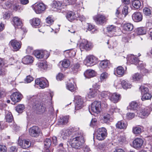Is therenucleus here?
<instances>
[{
	"label": "nucleus",
	"instance_id": "obj_33",
	"mask_svg": "<svg viewBox=\"0 0 152 152\" xmlns=\"http://www.w3.org/2000/svg\"><path fill=\"white\" fill-rule=\"evenodd\" d=\"M124 70L123 68L121 66H119L115 70L114 74L122 76L123 75Z\"/></svg>",
	"mask_w": 152,
	"mask_h": 152
},
{
	"label": "nucleus",
	"instance_id": "obj_54",
	"mask_svg": "<svg viewBox=\"0 0 152 152\" xmlns=\"http://www.w3.org/2000/svg\"><path fill=\"white\" fill-rule=\"evenodd\" d=\"M107 30L109 33L114 32L116 29V27L115 26L111 25L108 26L107 27Z\"/></svg>",
	"mask_w": 152,
	"mask_h": 152
},
{
	"label": "nucleus",
	"instance_id": "obj_8",
	"mask_svg": "<svg viewBox=\"0 0 152 152\" xmlns=\"http://www.w3.org/2000/svg\"><path fill=\"white\" fill-rule=\"evenodd\" d=\"M91 110L94 113H99L101 111V104L100 101H95L91 104Z\"/></svg>",
	"mask_w": 152,
	"mask_h": 152
},
{
	"label": "nucleus",
	"instance_id": "obj_58",
	"mask_svg": "<svg viewBox=\"0 0 152 152\" xmlns=\"http://www.w3.org/2000/svg\"><path fill=\"white\" fill-rule=\"evenodd\" d=\"M135 116V114L134 113H128L126 114V118L129 120H130L134 118Z\"/></svg>",
	"mask_w": 152,
	"mask_h": 152
},
{
	"label": "nucleus",
	"instance_id": "obj_4",
	"mask_svg": "<svg viewBox=\"0 0 152 152\" xmlns=\"http://www.w3.org/2000/svg\"><path fill=\"white\" fill-rule=\"evenodd\" d=\"M33 8L36 13L40 14L45 10L46 7L43 3H39L33 5Z\"/></svg>",
	"mask_w": 152,
	"mask_h": 152
},
{
	"label": "nucleus",
	"instance_id": "obj_57",
	"mask_svg": "<svg viewBox=\"0 0 152 152\" xmlns=\"http://www.w3.org/2000/svg\"><path fill=\"white\" fill-rule=\"evenodd\" d=\"M34 80V78L30 75L27 76L24 80L26 83H28L31 82Z\"/></svg>",
	"mask_w": 152,
	"mask_h": 152
},
{
	"label": "nucleus",
	"instance_id": "obj_12",
	"mask_svg": "<svg viewBox=\"0 0 152 152\" xmlns=\"http://www.w3.org/2000/svg\"><path fill=\"white\" fill-rule=\"evenodd\" d=\"M92 44L87 40L83 39L80 44V49H84L89 50L92 48Z\"/></svg>",
	"mask_w": 152,
	"mask_h": 152
},
{
	"label": "nucleus",
	"instance_id": "obj_19",
	"mask_svg": "<svg viewBox=\"0 0 152 152\" xmlns=\"http://www.w3.org/2000/svg\"><path fill=\"white\" fill-rule=\"evenodd\" d=\"M121 98V95L117 93H111L110 100L114 103H117Z\"/></svg>",
	"mask_w": 152,
	"mask_h": 152
},
{
	"label": "nucleus",
	"instance_id": "obj_23",
	"mask_svg": "<svg viewBox=\"0 0 152 152\" xmlns=\"http://www.w3.org/2000/svg\"><path fill=\"white\" fill-rule=\"evenodd\" d=\"M70 63L69 60L64 59L59 62L58 65L59 67L67 68L70 66Z\"/></svg>",
	"mask_w": 152,
	"mask_h": 152
},
{
	"label": "nucleus",
	"instance_id": "obj_51",
	"mask_svg": "<svg viewBox=\"0 0 152 152\" xmlns=\"http://www.w3.org/2000/svg\"><path fill=\"white\" fill-rule=\"evenodd\" d=\"M128 6L126 5L124 6L122 11L123 18H125L126 15H127L128 13Z\"/></svg>",
	"mask_w": 152,
	"mask_h": 152
},
{
	"label": "nucleus",
	"instance_id": "obj_13",
	"mask_svg": "<svg viewBox=\"0 0 152 152\" xmlns=\"http://www.w3.org/2000/svg\"><path fill=\"white\" fill-rule=\"evenodd\" d=\"M9 44L13 49L14 50L17 51L19 50L21 47V42L15 39L12 40L10 42Z\"/></svg>",
	"mask_w": 152,
	"mask_h": 152
},
{
	"label": "nucleus",
	"instance_id": "obj_46",
	"mask_svg": "<svg viewBox=\"0 0 152 152\" xmlns=\"http://www.w3.org/2000/svg\"><path fill=\"white\" fill-rule=\"evenodd\" d=\"M132 5L135 8L138 9L140 7L141 3L140 1L134 0L132 1Z\"/></svg>",
	"mask_w": 152,
	"mask_h": 152
},
{
	"label": "nucleus",
	"instance_id": "obj_45",
	"mask_svg": "<svg viewBox=\"0 0 152 152\" xmlns=\"http://www.w3.org/2000/svg\"><path fill=\"white\" fill-rule=\"evenodd\" d=\"M122 87L124 89H126L128 88H130L132 86V85L129 83L126 82L124 80H122L121 82Z\"/></svg>",
	"mask_w": 152,
	"mask_h": 152
},
{
	"label": "nucleus",
	"instance_id": "obj_59",
	"mask_svg": "<svg viewBox=\"0 0 152 152\" xmlns=\"http://www.w3.org/2000/svg\"><path fill=\"white\" fill-rule=\"evenodd\" d=\"M115 86L117 88H121L122 87L121 83L120 81H116L114 84Z\"/></svg>",
	"mask_w": 152,
	"mask_h": 152
},
{
	"label": "nucleus",
	"instance_id": "obj_2",
	"mask_svg": "<svg viewBox=\"0 0 152 152\" xmlns=\"http://www.w3.org/2000/svg\"><path fill=\"white\" fill-rule=\"evenodd\" d=\"M79 129L78 128L72 127L69 128H65L62 130L59 133L60 137L63 139H65L71 135L73 133L77 131Z\"/></svg>",
	"mask_w": 152,
	"mask_h": 152
},
{
	"label": "nucleus",
	"instance_id": "obj_52",
	"mask_svg": "<svg viewBox=\"0 0 152 152\" xmlns=\"http://www.w3.org/2000/svg\"><path fill=\"white\" fill-rule=\"evenodd\" d=\"M99 88L100 86L97 83H95L93 85L92 88H91L93 91H95L99 93Z\"/></svg>",
	"mask_w": 152,
	"mask_h": 152
},
{
	"label": "nucleus",
	"instance_id": "obj_63",
	"mask_svg": "<svg viewBox=\"0 0 152 152\" xmlns=\"http://www.w3.org/2000/svg\"><path fill=\"white\" fill-rule=\"evenodd\" d=\"M146 26L149 29L152 28V20H148L146 23Z\"/></svg>",
	"mask_w": 152,
	"mask_h": 152
},
{
	"label": "nucleus",
	"instance_id": "obj_53",
	"mask_svg": "<svg viewBox=\"0 0 152 152\" xmlns=\"http://www.w3.org/2000/svg\"><path fill=\"white\" fill-rule=\"evenodd\" d=\"M144 14L146 16H149L151 15V11L150 9L148 8H145L143 9Z\"/></svg>",
	"mask_w": 152,
	"mask_h": 152
},
{
	"label": "nucleus",
	"instance_id": "obj_26",
	"mask_svg": "<svg viewBox=\"0 0 152 152\" xmlns=\"http://www.w3.org/2000/svg\"><path fill=\"white\" fill-rule=\"evenodd\" d=\"M127 125V123L123 121H118L116 126L117 128L120 129H125Z\"/></svg>",
	"mask_w": 152,
	"mask_h": 152
},
{
	"label": "nucleus",
	"instance_id": "obj_55",
	"mask_svg": "<svg viewBox=\"0 0 152 152\" xmlns=\"http://www.w3.org/2000/svg\"><path fill=\"white\" fill-rule=\"evenodd\" d=\"M130 106L132 109L136 110L138 107V104L136 102L133 101L130 103Z\"/></svg>",
	"mask_w": 152,
	"mask_h": 152
},
{
	"label": "nucleus",
	"instance_id": "obj_34",
	"mask_svg": "<svg viewBox=\"0 0 152 152\" xmlns=\"http://www.w3.org/2000/svg\"><path fill=\"white\" fill-rule=\"evenodd\" d=\"M66 17L69 21L71 22L76 18V16L74 12H70L67 13Z\"/></svg>",
	"mask_w": 152,
	"mask_h": 152
},
{
	"label": "nucleus",
	"instance_id": "obj_32",
	"mask_svg": "<svg viewBox=\"0 0 152 152\" xmlns=\"http://www.w3.org/2000/svg\"><path fill=\"white\" fill-rule=\"evenodd\" d=\"M31 24L33 26H39L40 23V20L38 18H34L30 20Z\"/></svg>",
	"mask_w": 152,
	"mask_h": 152
},
{
	"label": "nucleus",
	"instance_id": "obj_9",
	"mask_svg": "<svg viewBox=\"0 0 152 152\" xmlns=\"http://www.w3.org/2000/svg\"><path fill=\"white\" fill-rule=\"evenodd\" d=\"M93 19L98 24L102 25L107 20V18L103 15L98 14L94 16Z\"/></svg>",
	"mask_w": 152,
	"mask_h": 152
},
{
	"label": "nucleus",
	"instance_id": "obj_14",
	"mask_svg": "<svg viewBox=\"0 0 152 152\" xmlns=\"http://www.w3.org/2000/svg\"><path fill=\"white\" fill-rule=\"evenodd\" d=\"M22 95L18 92L13 93L10 96L11 99L14 103L20 102L22 98Z\"/></svg>",
	"mask_w": 152,
	"mask_h": 152
},
{
	"label": "nucleus",
	"instance_id": "obj_47",
	"mask_svg": "<svg viewBox=\"0 0 152 152\" xmlns=\"http://www.w3.org/2000/svg\"><path fill=\"white\" fill-rule=\"evenodd\" d=\"M99 93L93 91L92 90L91 88L90 89V91L88 94V97L89 98H93L96 96Z\"/></svg>",
	"mask_w": 152,
	"mask_h": 152
},
{
	"label": "nucleus",
	"instance_id": "obj_40",
	"mask_svg": "<svg viewBox=\"0 0 152 152\" xmlns=\"http://www.w3.org/2000/svg\"><path fill=\"white\" fill-rule=\"evenodd\" d=\"M140 90L142 95L149 92L148 88L146 85H141L140 88Z\"/></svg>",
	"mask_w": 152,
	"mask_h": 152
},
{
	"label": "nucleus",
	"instance_id": "obj_50",
	"mask_svg": "<svg viewBox=\"0 0 152 152\" xmlns=\"http://www.w3.org/2000/svg\"><path fill=\"white\" fill-rule=\"evenodd\" d=\"M24 109V106L22 104H19L16 107V110L18 113H21Z\"/></svg>",
	"mask_w": 152,
	"mask_h": 152
},
{
	"label": "nucleus",
	"instance_id": "obj_27",
	"mask_svg": "<svg viewBox=\"0 0 152 152\" xmlns=\"http://www.w3.org/2000/svg\"><path fill=\"white\" fill-rule=\"evenodd\" d=\"M51 144V140L49 138L46 139L44 142V149L45 150V152H50L48 148Z\"/></svg>",
	"mask_w": 152,
	"mask_h": 152
},
{
	"label": "nucleus",
	"instance_id": "obj_41",
	"mask_svg": "<svg viewBox=\"0 0 152 152\" xmlns=\"http://www.w3.org/2000/svg\"><path fill=\"white\" fill-rule=\"evenodd\" d=\"M110 114L105 113L104 114L103 118V122L104 123H108L110 121Z\"/></svg>",
	"mask_w": 152,
	"mask_h": 152
},
{
	"label": "nucleus",
	"instance_id": "obj_62",
	"mask_svg": "<svg viewBox=\"0 0 152 152\" xmlns=\"http://www.w3.org/2000/svg\"><path fill=\"white\" fill-rule=\"evenodd\" d=\"M42 51L43 57L45 56V58H47L50 55L49 53L45 50H42Z\"/></svg>",
	"mask_w": 152,
	"mask_h": 152
},
{
	"label": "nucleus",
	"instance_id": "obj_30",
	"mask_svg": "<svg viewBox=\"0 0 152 152\" xmlns=\"http://www.w3.org/2000/svg\"><path fill=\"white\" fill-rule=\"evenodd\" d=\"M37 65L39 69L41 70H46L48 67V65L47 64L46 62L45 61L38 63Z\"/></svg>",
	"mask_w": 152,
	"mask_h": 152
},
{
	"label": "nucleus",
	"instance_id": "obj_21",
	"mask_svg": "<svg viewBox=\"0 0 152 152\" xmlns=\"http://www.w3.org/2000/svg\"><path fill=\"white\" fill-rule=\"evenodd\" d=\"M132 18L134 21L139 22L142 20V16L140 12H136L133 14Z\"/></svg>",
	"mask_w": 152,
	"mask_h": 152
},
{
	"label": "nucleus",
	"instance_id": "obj_31",
	"mask_svg": "<svg viewBox=\"0 0 152 152\" xmlns=\"http://www.w3.org/2000/svg\"><path fill=\"white\" fill-rule=\"evenodd\" d=\"M142 78V75L138 73H134L132 76V79L134 82L140 81Z\"/></svg>",
	"mask_w": 152,
	"mask_h": 152
},
{
	"label": "nucleus",
	"instance_id": "obj_20",
	"mask_svg": "<svg viewBox=\"0 0 152 152\" xmlns=\"http://www.w3.org/2000/svg\"><path fill=\"white\" fill-rule=\"evenodd\" d=\"M18 144L23 148L26 149L31 145V143L28 140H23L18 141Z\"/></svg>",
	"mask_w": 152,
	"mask_h": 152
},
{
	"label": "nucleus",
	"instance_id": "obj_64",
	"mask_svg": "<svg viewBox=\"0 0 152 152\" xmlns=\"http://www.w3.org/2000/svg\"><path fill=\"white\" fill-rule=\"evenodd\" d=\"M7 148L3 145H0V152H6Z\"/></svg>",
	"mask_w": 152,
	"mask_h": 152
},
{
	"label": "nucleus",
	"instance_id": "obj_56",
	"mask_svg": "<svg viewBox=\"0 0 152 152\" xmlns=\"http://www.w3.org/2000/svg\"><path fill=\"white\" fill-rule=\"evenodd\" d=\"M137 65H138L137 67H138L139 69H140L141 70L144 69L145 66V64L142 61H140L138 63Z\"/></svg>",
	"mask_w": 152,
	"mask_h": 152
},
{
	"label": "nucleus",
	"instance_id": "obj_29",
	"mask_svg": "<svg viewBox=\"0 0 152 152\" xmlns=\"http://www.w3.org/2000/svg\"><path fill=\"white\" fill-rule=\"evenodd\" d=\"M13 23V25L15 27L17 26H21L22 22L20 19L17 17H14L12 20Z\"/></svg>",
	"mask_w": 152,
	"mask_h": 152
},
{
	"label": "nucleus",
	"instance_id": "obj_35",
	"mask_svg": "<svg viewBox=\"0 0 152 152\" xmlns=\"http://www.w3.org/2000/svg\"><path fill=\"white\" fill-rule=\"evenodd\" d=\"M70 81H71V82H73L74 83H75L73 79H71ZM67 88L72 92L74 91L76 89L75 85L72 82L68 83L67 86Z\"/></svg>",
	"mask_w": 152,
	"mask_h": 152
},
{
	"label": "nucleus",
	"instance_id": "obj_37",
	"mask_svg": "<svg viewBox=\"0 0 152 152\" xmlns=\"http://www.w3.org/2000/svg\"><path fill=\"white\" fill-rule=\"evenodd\" d=\"M123 28L125 30L130 31L133 29V26L130 23H127L124 25Z\"/></svg>",
	"mask_w": 152,
	"mask_h": 152
},
{
	"label": "nucleus",
	"instance_id": "obj_24",
	"mask_svg": "<svg viewBox=\"0 0 152 152\" xmlns=\"http://www.w3.org/2000/svg\"><path fill=\"white\" fill-rule=\"evenodd\" d=\"M110 62L108 60H103L101 61L99 63V68L100 70L106 69L108 66Z\"/></svg>",
	"mask_w": 152,
	"mask_h": 152
},
{
	"label": "nucleus",
	"instance_id": "obj_15",
	"mask_svg": "<svg viewBox=\"0 0 152 152\" xmlns=\"http://www.w3.org/2000/svg\"><path fill=\"white\" fill-rule=\"evenodd\" d=\"M69 119V115L60 116L58 119V124L61 125H66L68 123Z\"/></svg>",
	"mask_w": 152,
	"mask_h": 152
},
{
	"label": "nucleus",
	"instance_id": "obj_43",
	"mask_svg": "<svg viewBox=\"0 0 152 152\" xmlns=\"http://www.w3.org/2000/svg\"><path fill=\"white\" fill-rule=\"evenodd\" d=\"M108 74L106 72H104L102 73L100 75L99 79L100 81L102 82L104 81H105L107 78L108 76Z\"/></svg>",
	"mask_w": 152,
	"mask_h": 152
},
{
	"label": "nucleus",
	"instance_id": "obj_28",
	"mask_svg": "<svg viewBox=\"0 0 152 152\" xmlns=\"http://www.w3.org/2000/svg\"><path fill=\"white\" fill-rule=\"evenodd\" d=\"M33 61V58L29 56H25L22 60L23 63L26 64L32 63Z\"/></svg>",
	"mask_w": 152,
	"mask_h": 152
},
{
	"label": "nucleus",
	"instance_id": "obj_5",
	"mask_svg": "<svg viewBox=\"0 0 152 152\" xmlns=\"http://www.w3.org/2000/svg\"><path fill=\"white\" fill-rule=\"evenodd\" d=\"M97 61L96 58L93 55L87 56L84 61V64L88 66H92L95 64Z\"/></svg>",
	"mask_w": 152,
	"mask_h": 152
},
{
	"label": "nucleus",
	"instance_id": "obj_48",
	"mask_svg": "<svg viewBox=\"0 0 152 152\" xmlns=\"http://www.w3.org/2000/svg\"><path fill=\"white\" fill-rule=\"evenodd\" d=\"M141 99L142 101L145 100L150 99L151 97L152 96L149 92L145 93L142 95Z\"/></svg>",
	"mask_w": 152,
	"mask_h": 152
},
{
	"label": "nucleus",
	"instance_id": "obj_22",
	"mask_svg": "<svg viewBox=\"0 0 152 152\" xmlns=\"http://www.w3.org/2000/svg\"><path fill=\"white\" fill-rule=\"evenodd\" d=\"M84 75L86 78H89L95 76L96 73L93 70L88 69L84 72Z\"/></svg>",
	"mask_w": 152,
	"mask_h": 152
},
{
	"label": "nucleus",
	"instance_id": "obj_25",
	"mask_svg": "<svg viewBox=\"0 0 152 152\" xmlns=\"http://www.w3.org/2000/svg\"><path fill=\"white\" fill-rule=\"evenodd\" d=\"M143 131V127L142 126H137L132 128V132L134 134H140Z\"/></svg>",
	"mask_w": 152,
	"mask_h": 152
},
{
	"label": "nucleus",
	"instance_id": "obj_61",
	"mask_svg": "<svg viewBox=\"0 0 152 152\" xmlns=\"http://www.w3.org/2000/svg\"><path fill=\"white\" fill-rule=\"evenodd\" d=\"M97 122L96 119L95 118H93L91 121L90 126H91L93 127L96 124Z\"/></svg>",
	"mask_w": 152,
	"mask_h": 152
},
{
	"label": "nucleus",
	"instance_id": "obj_1",
	"mask_svg": "<svg viewBox=\"0 0 152 152\" xmlns=\"http://www.w3.org/2000/svg\"><path fill=\"white\" fill-rule=\"evenodd\" d=\"M78 135L77 136L71 137L69 141L71 146L76 149L81 148L85 142L83 137L81 135H79L78 134Z\"/></svg>",
	"mask_w": 152,
	"mask_h": 152
},
{
	"label": "nucleus",
	"instance_id": "obj_42",
	"mask_svg": "<svg viewBox=\"0 0 152 152\" xmlns=\"http://www.w3.org/2000/svg\"><path fill=\"white\" fill-rule=\"evenodd\" d=\"M37 110L39 112L43 113L45 110V106L42 105L36 104L35 105Z\"/></svg>",
	"mask_w": 152,
	"mask_h": 152
},
{
	"label": "nucleus",
	"instance_id": "obj_11",
	"mask_svg": "<svg viewBox=\"0 0 152 152\" xmlns=\"http://www.w3.org/2000/svg\"><path fill=\"white\" fill-rule=\"evenodd\" d=\"M76 0H63V1H59V3L60 4V8H58V12H60L59 11L62 8H64L66 5L74 4L75 3Z\"/></svg>",
	"mask_w": 152,
	"mask_h": 152
},
{
	"label": "nucleus",
	"instance_id": "obj_16",
	"mask_svg": "<svg viewBox=\"0 0 152 152\" xmlns=\"http://www.w3.org/2000/svg\"><path fill=\"white\" fill-rule=\"evenodd\" d=\"M143 142V141L142 139L136 138L133 142V147L136 149H139L141 147Z\"/></svg>",
	"mask_w": 152,
	"mask_h": 152
},
{
	"label": "nucleus",
	"instance_id": "obj_18",
	"mask_svg": "<svg viewBox=\"0 0 152 152\" xmlns=\"http://www.w3.org/2000/svg\"><path fill=\"white\" fill-rule=\"evenodd\" d=\"M128 62L131 64L137 65L139 60L137 57L133 55H129L128 56L127 59Z\"/></svg>",
	"mask_w": 152,
	"mask_h": 152
},
{
	"label": "nucleus",
	"instance_id": "obj_6",
	"mask_svg": "<svg viewBox=\"0 0 152 152\" xmlns=\"http://www.w3.org/2000/svg\"><path fill=\"white\" fill-rule=\"evenodd\" d=\"M29 134L31 137H37L41 134V130L37 126H33L29 129Z\"/></svg>",
	"mask_w": 152,
	"mask_h": 152
},
{
	"label": "nucleus",
	"instance_id": "obj_39",
	"mask_svg": "<svg viewBox=\"0 0 152 152\" xmlns=\"http://www.w3.org/2000/svg\"><path fill=\"white\" fill-rule=\"evenodd\" d=\"M111 93L107 91H103L100 94L101 96L105 99H109L111 95Z\"/></svg>",
	"mask_w": 152,
	"mask_h": 152
},
{
	"label": "nucleus",
	"instance_id": "obj_17",
	"mask_svg": "<svg viewBox=\"0 0 152 152\" xmlns=\"http://www.w3.org/2000/svg\"><path fill=\"white\" fill-rule=\"evenodd\" d=\"M150 110L148 107L142 109L140 112H138L137 114H139V116L141 118H144L147 117L150 113Z\"/></svg>",
	"mask_w": 152,
	"mask_h": 152
},
{
	"label": "nucleus",
	"instance_id": "obj_49",
	"mask_svg": "<svg viewBox=\"0 0 152 152\" xmlns=\"http://www.w3.org/2000/svg\"><path fill=\"white\" fill-rule=\"evenodd\" d=\"M5 119L7 122H11L13 120V117L11 113L8 112L6 114Z\"/></svg>",
	"mask_w": 152,
	"mask_h": 152
},
{
	"label": "nucleus",
	"instance_id": "obj_7",
	"mask_svg": "<svg viewBox=\"0 0 152 152\" xmlns=\"http://www.w3.org/2000/svg\"><path fill=\"white\" fill-rule=\"evenodd\" d=\"M35 83L37 85H39L42 88L48 87L49 86L48 80L45 78H38L35 80Z\"/></svg>",
	"mask_w": 152,
	"mask_h": 152
},
{
	"label": "nucleus",
	"instance_id": "obj_36",
	"mask_svg": "<svg viewBox=\"0 0 152 152\" xmlns=\"http://www.w3.org/2000/svg\"><path fill=\"white\" fill-rule=\"evenodd\" d=\"M146 32V28L143 27L138 28L136 31V33L138 35H139L145 34Z\"/></svg>",
	"mask_w": 152,
	"mask_h": 152
},
{
	"label": "nucleus",
	"instance_id": "obj_10",
	"mask_svg": "<svg viewBox=\"0 0 152 152\" xmlns=\"http://www.w3.org/2000/svg\"><path fill=\"white\" fill-rule=\"evenodd\" d=\"M75 109L79 110L83 107V102L81 97L76 96L75 97Z\"/></svg>",
	"mask_w": 152,
	"mask_h": 152
},
{
	"label": "nucleus",
	"instance_id": "obj_44",
	"mask_svg": "<svg viewBox=\"0 0 152 152\" xmlns=\"http://www.w3.org/2000/svg\"><path fill=\"white\" fill-rule=\"evenodd\" d=\"M42 50H35L34 53L35 56L38 58H42L43 57Z\"/></svg>",
	"mask_w": 152,
	"mask_h": 152
},
{
	"label": "nucleus",
	"instance_id": "obj_38",
	"mask_svg": "<svg viewBox=\"0 0 152 152\" xmlns=\"http://www.w3.org/2000/svg\"><path fill=\"white\" fill-rule=\"evenodd\" d=\"M80 65L78 63H76L73 65L72 68V72L74 73H76L80 69Z\"/></svg>",
	"mask_w": 152,
	"mask_h": 152
},
{
	"label": "nucleus",
	"instance_id": "obj_60",
	"mask_svg": "<svg viewBox=\"0 0 152 152\" xmlns=\"http://www.w3.org/2000/svg\"><path fill=\"white\" fill-rule=\"evenodd\" d=\"M46 22L49 24H51L53 23V20L51 17L48 16L46 19Z\"/></svg>",
	"mask_w": 152,
	"mask_h": 152
},
{
	"label": "nucleus",
	"instance_id": "obj_3",
	"mask_svg": "<svg viewBox=\"0 0 152 152\" xmlns=\"http://www.w3.org/2000/svg\"><path fill=\"white\" fill-rule=\"evenodd\" d=\"M95 136L96 139L99 140L104 139L107 135L106 129L104 127L98 129L96 131Z\"/></svg>",
	"mask_w": 152,
	"mask_h": 152
}]
</instances>
